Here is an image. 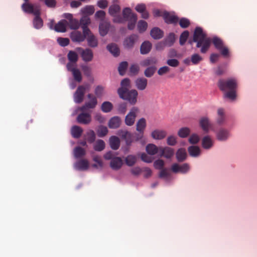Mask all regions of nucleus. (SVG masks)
I'll return each instance as SVG.
<instances>
[{
  "instance_id": "obj_1",
  "label": "nucleus",
  "mask_w": 257,
  "mask_h": 257,
  "mask_svg": "<svg viewBox=\"0 0 257 257\" xmlns=\"http://www.w3.org/2000/svg\"><path fill=\"white\" fill-rule=\"evenodd\" d=\"M193 42L196 43V47L200 48L202 54H205L208 51L211 43H212L215 48L219 51L222 56L226 57L229 54V50L220 38L215 36L212 38L207 37L206 34L203 32L201 27L195 28L193 36Z\"/></svg>"
},
{
  "instance_id": "obj_2",
  "label": "nucleus",
  "mask_w": 257,
  "mask_h": 257,
  "mask_svg": "<svg viewBox=\"0 0 257 257\" xmlns=\"http://www.w3.org/2000/svg\"><path fill=\"white\" fill-rule=\"evenodd\" d=\"M117 92L121 98L127 100L131 104L134 105L136 103L138 95L136 90H129L127 88H119Z\"/></svg>"
},
{
  "instance_id": "obj_3",
  "label": "nucleus",
  "mask_w": 257,
  "mask_h": 257,
  "mask_svg": "<svg viewBox=\"0 0 257 257\" xmlns=\"http://www.w3.org/2000/svg\"><path fill=\"white\" fill-rule=\"evenodd\" d=\"M122 16L123 22L128 21V29L134 30L137 21V15L133 13L130 8H125L122 11Z\"/></svg>"
},
{
  "instance_id": "obj_4",
  "label": "nucleus",
  "mask_w": 257,
  "mask_h": 257,
  "mask_svg": "<svg viewBox=\"0 0 257 257\" xmlns=\"http://www.w3.org/2000/svg\"><path fill=\"white\" fill-rule=\"evenodd\" d=\"M104 158L107 160H111L110 166L113 170H118L122 166L123 162L121 158L115 157L114 153L111 151H109L105 154Z\"/></svg>"
},
{
  "instance_id": "obj_5",
  "label": "nucleus",
  "mask_w": 257,
  "mask_h": 257,
  "mask_svg": "<svg viewBox=\"0 0 257 257\" xmlns=\"http://www.w3.org/2000/svg\"><path fill=\"white\" fill-rule=\"evenodd\" d=\"M218 85L222 91L236 90L237 82L236 80L234 78H230L226 80L220 79L218 81Z\"/></svg>"
},
{
  "instance_id": "obj_6",
  "label": "nucleus",
  "mask_w": 257,
  "mask_h": 257,
  "mask_svg": "<svg viewBox=\"0 0 257 257\" xmlns=\"http://www.w3.org/2000/svg\"><path fill=\"white\" fill-rule=\"evenodd\" d=\"M120 11V7L118 5L114 4L110 6L108 9V13L110 15L113 17V21L116 23H123V19L118 14Z\"/></svg>"
},
{
  "instance_id": "obj_7",
  "label": "nucleus",
  "mask_w": 257,
  "mask_h": 257,
  "mask_svg": "<svg viewBox=\"0 0 257 257\" xmlns=\"http://www.w3.org/2000/svg\"><path fill=\"white\" fill-rule=\"evenodd\" d=\"M77 52L80 53L82 60L84 62H90L92 60L93 58V53L92 50L89 48L83 49L81 47L76 48Z\"/></svg>"
},
{
  "instance_id": "obj_8",
  "label": "nucleus",
  "mask_w": 257,
  "mask_h": 257,
  "mask_svg": "<svg viewBox=\"0 0 257 257\" xmlns=\"http://www.w3.org/2000/svg\"><path fill=\"white\" fill-rule=\"evenodd\" d=\"M87 97L89 99V101L79 108V110L81 111H85L89 108L93 109L95 107L97 104L96 97L93 94H88Z\"/></svg>"
},
{
  "instance_id": "obj_9",
  "label": "nucleus",
  "mask_w": 257,
  "mask_h": 257,
  "mask_svg": "<svg viewBox=\"0 0 257 257\" xmlns=\"http://www.w3.org/2000/svg\"><path fill=\"white\" fill-rule=\"evenodd\" d=\"M139 112V109L137 107H133L125 116L124 121L126 125L132 126L135 121L137 114Z\"/></svg>"
},
{
  "instance_id": "obj_10",
  "label": "nucleus",
  "mask_w": 257,
  "mask_h": 257,
  "mask_svg": "<svg viewBox=\"0 0 257 257\" xmlns=\"http://www.w3.org/2000/svg\"><path fill=\"white\" fill-rule=\"evenodd\" d=\"M86 87L83 85L79 86L74 94V100L77 103H80L83 100Z\"/></svg>"
},
{
  "instance_id": "obj_11",
  "label": "nucleus",
  "mask_w": 257,
  "mask_h": 257,
  "mask_svg": "<svg viewBox=\"0 0 257 257\" xmlns=\"http://www.w3.org/2000/svg\"><path fill=\"white\" fill-rule=\"evenodd\" d=\"M175 41V35L173 33H171L163 42H161L157 45L156 48L159 50L160 48L164 46L171 47L174 44Z\"/></svg>"
},
{
  "instance_id": "obj_12",
  "label": "nucleus",
  "mask_w": 257,
  "mask_h": 257,
  "mask_svg": "<svg viewBox=\"0 0 257 257\" xmlns=\"http://www.w3.org/2000/svg\"><path fill=\"white\" fill-rule=\"evenodd\" d=\"M22 9L24 12L28 14H33L34 15H40V10L37 7H35L29 3H24L22 5Z\"/></svg>"
},
{
  "instance_id": "obj_13",
  "label": "nucleus",
  "mask_w": 257,
  "mask_h": 257,
  "mask_svg": "<svg viewBox=\"0 0 257 257\" xmlns=\"http://www.w3.org/2000/svg\"><path fill=\"white\" fill-rule=\"evenodd\" d=\"M117 134L125 141L127 146L131 145L133 141V135L126 130H120L118 131Z\"/></svg>"
},
{
  "instance_id": "obj_14",
  "label": "nucleus",
  "mask_w": 257,
  "mask_h": 257,
  "mask_svg": "<svg viewBox=\"0 0 257 257\" xmlns=\"http://www.w3.org/2000/svg\"><path fill=\"white\" fill-rule=\"evenodd\" d=\"M70 38L74 42H83L86 38V35L79 31H74L70 34Z\"/></svg>"
},
{
  "instance_id": "obj_15",
  "label": "nucleus",
  "mask_w": 257,
  "mask_h": 257,
  "mask_svg": "<svg viewBox=\"0 0 257 257\" xmlns=\"http://www.w3.org/2000/svg\"><path fill=\"white\" fill-rule=\"evenodd\" d=\"M76 120L79 123L88 124L91 121V116L90 113L82 111L78 115Z\"/></svg>"
},
{
  "instance_id": "obj_16",
  "label": "nucleus",
  "mask_w": 257,
  "mask_h": 257,
  "mask_svg": "<svg viewBox=\"0 0 257 257\" xmlns=\"http://www.w3.org/2000/svg\"><path fill=\"white\" fill-rule=\"evenodd\" d=\"M190 167L188 164L185 163L182 165H179L178 164L172 165L171 169L174 173L180 172L181 173H186L189 170Z\"/></svg>"
},
{
  "instance_id": "obj_17",
  "label": "nucleus",
  "mask_w": 257,
  "mask_h": 257,
  "mask_svg": "<svg viewBox=\"0 0 257 257\" xmlns=\"http://www.w3.org/2000/svg\"><path fill=\"white\" fill-rule=\"evenodd\" d=\"M138 39V36L136 34H132L125 38L123 42V45L127 49L132 48Z\"/></svg>"
},
{
  "instance_id": "obj_18",
  "label": "nucleus",
  "mask_w": 257,
  "mask_h": 257,
  "mask_svg": "<svg viewBox=\"0 0 257 257\" xmlns=\"http://www.w3.org/2000/svg\"><path fill=\"white\" fill-rule=\"evenodd\" d=\"M79 26H80L82 30L83 31V33H89V29L88 28V25L90 23V19L88 16H83L80 20Z\"/></svg>"
},
{
  "instance_id": "obj_19",
  "label": "nucleus",
  "mask_w": 257,
  "mask_h": 257,
  "mask_svg": "<svg viewBox=\"0 0 257 257\" xmlns=\"http://www.w3.org/2000/svg\"><path fill=\"white\" fill-rule=\"evenodd\" d=\"M84 34L86 35L88 45L92 48L96 47L98 45V41L96 37L90 31H89V33Z\"/></svg>"
},
{
  "instance_id": "obj_20",
  "label": "nucleus",
  "mask_w": 257,
  "mask_h": 257,
  "mask_svg": "<svg viewBox=\"0 0 257 257\" xmlns=\"http://www.w3.org/2000/svg\"><path fill=\"white\" fill-rule=\"evenodd\" d=\"M174 154V150L173 149L166 147H160V156L164 157L167 159L171 158Z\"/></svg>"
},
{
  "instance_id": "obj_21",
  "label": "nucleus",
  "mask_w": 257,
  "mask_h": 257,
  "mask_svg": "<svg viewBox=\"0 0 257 257\" xmlns=\"http://www.w3.org/2000/svg\"><path fill=\"white\" fill-rule=\"evenodd\" d=\"M163 17L165 22L169 24H176L179 21V18L178 17L173 15H171L168 12H165Z\"/></svg>"
},
{
  "instance_id": "obj_22",
  "label": "nucleus",
  "mask_w": 257,
  "mask_h": 257,
  "mask_svg": "<svg viewBox=\"0 0 257 257\" xmlns=\"http://www.w3.org/2000/svg\"><path fill=\"white\" fill-rule=\"evenodd\" d=\"M229 131L225 128H221L216 133V138L220 141H225L229 137Z\"/></svg>"
},
{
  "instance_id": "obj_23",
  "label": "nucleus",
  "mask_w": 257,
  "mask_h": 257,
  "mask_svg": "<svg viewBox=\"0 0 257 257\" xmlns=\"http://www.w3.org/2000/svg\"><path fill=\"white\" fill-rule=\"evenodd\" d=\"M121 120L120 117L115 116L111 117L108 123V127L110 128L115 129L120 126Z\"/></svg>"
},
{
  "instance_id": "obj_24",
  "label": "nucleus",
  "mask_w": 257,
  "mask_h": 257,
  "mask_svg": "<svg viewBox=\"0 0 257 257\" xmlns=\"http://www.w3.org/2000/svg\"><path fill=\"white\" fill-rule=\"evenodd\" d=\"M89 167V163L87 160L82 159L80 160L74 164V168L75 169L80 171L86 170Z\"/></svg>"
},
{
  "instance_id": "obj_25",
  "label": "nucleus",
  "mask_w": 257,
  "mask_h": 257,
  "mask_svg": "<svg viewBox=\"0 0 257 257\" xmlns=\"http://www.w3.org/2000/svg\"><path fill=\"white\" fill-rule=\"evenodd\" d=\"M148 84V80L144 77L137 78L135 81L136 87L140 90H145Z\"/></svg>"
},
{
  "instance_id": "obj_26",
  "label": "nucleus",
  "mask_w": 257,
  "mask_h": 257,
  "mask_svg": "<svg viewBox=\"0 0 257 257\" xmlns=\"http://www.w3.org/2000/svg\"><path fill=\"white\" fill-rule=\"evenodd\" d=\"M110 24L104 21H102L99 26V31L101 36H105L109 29Z\"/></svg>"
},
{
  "instance_id": "obj_27",
  "label": "nucleus",
  "mask_w": 257,
  "mask_h": 257,
  "mask_svg": "<svg viewBox=\"0 0 257 257\" xmlns=\"http://www.w3.org/2000/svg\"><path fill=\"white\" fill-rule=\"evenodd\" d=\"M167 136V132L164 130H156L152 132L151 136L155 140H162Z\"/></svg>"
},
{
  "instance_id": "obj_28",
  "label": "nucleus",
  "mask_w": 257,
  "mask_h": 257,
  "mask_svg": "<svg viewBox=\"0 0 257 257\" xmlns=\"http://www.w3.org/2000/svg\"><path fill=\"white\" fill-rule=\"evenodd\" d=\"M68 25V23L66 20H61L56 24L54 30L58 32H65L66 31V27Z\"/></svg>"
},
{
  "instance_id": "obj_29",
  "label": "nucleus",
  "mask_w": 257,
  "mask_h": 257,
  "mask_svg": "<svg viewBox=\"0 0 257 257\" xmlns=\"http://www.w3.org/2000/svg\"><path fill=\"white\" fill-rule=\"evenodd\" d=\"M150 35L153 39L158 40L163 38L164 32L160 28L155 27L151 30Z\"/></svg>"
},
{
  "instance_id": "obj_30",
  "label": "nucleus",
  "mask_w": 257,
  "mask_h": 257,
  "mask_svg": "<svg viewBox=\"0 0 257 257\" xmlns=\"http://www.w3.org/2000/svg\"><path fill=\"white\" fill-rule=\"evenodd\" d=\"M152 44L148 41L144 42L140 47V53L143 55L148 54L152 49Z\"/></svg>"
},
{
  "instance_id": "obj_31",
  "label": "nucleus",
  "mask_w": 257,
  "mask_h": 257,
  "mask_svg": "<svg viewBox=\"0 0 257 257\" xmlns=\"http://www.w3.org/2000/svg\"><path fill=\"white\" fill-rule=\"evenodd\" d=\"M199 124L202 129L206 133L209 131L210 123L208 118L206 117H202L199 121Z\"/></svg>"
},
{
  "instance_id": "obj_32",
  "label": "nucleus",
  "mask_w": 257,
  "mask_h": 257,
  "mask_svg": "<svg viewBox=\"0 0 257 257\" xmlns=\"http://www.w3.org/2000/svg\"><path fill=\"white\" fill-rule=\"evenodd\" d=\"M158 60L156 57H148L141 62V65L144 67L155 66Z\"/></svg>"
},
{
  "instance_id": "obj_33",
  "label": "nucleus",
  "mask_w": 257,
  "mask_h": 257,
  "mask_svg": "<svg viewBox=\"0 0 257 257\" xmlns=\"http://www.w3.org/2000/svg\"><path fill=\"white\" fill-rule=\"evenodd\" d=\"M71 133L74 138L78 139L81 137L83 133V130L79 126L74 125L71 128Z\"/></svg>"
},
{
  "instance_id": "obj_34",
  "label": "nucleus",
  "mask_w": 257,
  "mask_h": 257,
  "mask_svg": "<svg viewBox=\"0 0 257 257\" xmlns=\"http://www.w3.org/2000/svg\"><path fill=\"white\" fill-rule=\"evenodd\" d=\"M225 120V116L224 111L223 108H220L217 110V116L216 118V122L219 125H222Z\"/></svg>"
},
{
  "instance_id": "obj_35",
  "label": "nucleus",
  "mask_w": 257,
  "mask_h": 257,
  "mask_svg": "<svg viewBox=\"0 0 257 257\" xmlns=\"http://www.w3.org/2000/svg\"><path fill=\"white\" fill-rule=\"evenodd\" d=\"M109 144L112 149L116 150L119 148L120 146L119 139L116 136H111L109 138Z\"/></svg>"
},
{
  "instance_id": "obj_36",
  "label": "nucleus",
  "mask_w": 257,
  "mask_h": 257,
  "mask_svg": "<svg viewBox=\"0 0 257 257\" xmlns=\"http://www.w3.org/2000/svg\"><path fill=\"white\" fill-rule=\"evenodd\" d=\"M147 152L151 155H154L158 152L160 153V147L158 148L155 145L153 144H148L146 148Z\"/></svg>"
},
{
  "instance_id": "obj_37",
  "label": "nucleus",
  "mask_w": 257,
  "mask_h": 257,
  "mask_svg": "<svg viewBox=\"0 0 257 257\" xmlns=\"http://www.w3.org/2000/svg\"><path fill=\"white\" fill-rule=\"evenodd\" d=\"M107 49L115 57L118 56L119 54V49L115 44L112 43L108 45Z\"/></svg>"
},
{
  "instance_id": "obj_38",
  "label": "nucleus",
  "mask_w": 257,
  "mask_h": 257,
  "mask_svg": "<svg viewBox=\"0 0 257 257\" xmlns=\"http://www.w3.org/2000/svg\"><path fill=\"white\" fill-rule=\"evenodd\" d=\"M187 157L186 150L184 148H180L176 152V158L179 162L184 161Z\"/></svg>"
},
{
  "instance_id": "obj_39",
  "label": "nucleus",
  "mask_w": 257,
  "mask_h": 257,
  "mask_svg": "<svg viewBox=\"0 0 257 257\" xmlns=\"http://www.w3.org/2000/svg\"><path fill=\"white\" fill-rule=\"evenodd\" d=\"M202 145L203 148L210 149L213 146V141L209 136H205L202 139Z\"/></svg>"
},
{
  "instance_id": "obj_40",
  "label": "nucleus",
  "mask_w": 257,
  "mask_h": 257,
  "mask_svg": "<svg viewBox=\"0 0 257 257\" xmlns=\"http://www.w3.org/2000/svg\"><path fill=\"white\" fill-rule=\"evenodd\" d=\"M189 155L193 157L198 156L200 154V148L198 146H191L188 149Z\"/></svg>"
},
{
  "instance_id": "obj_41",
  "label": "nucleus",
  "mask_w": 257,
  "mask_h": 257,
  "mask_svg": "<svg viewBox=\"0 0 257 257\" xmlns=\"http://www.w3.org/2000/svg\"><path fill=\"white\" fill-rule=\"evenodd\" d=\"M40 15H35V18L33 20V25L35 28L39 29L42 27L43 25V22L42 19L40 17Z\"/></svg>"
},
{
  "instance_id": "obj_42",
  "label": "nucleus",
  "mask_w": 257,
  "mask_h": 257,
  "mask_svg": "<svg viewBox=\"0 0 257 257\" xmlns=\"http://www.w3.org/2000/svg\"><path fill=\"white\" fill-rule=\"evenodd\" d=\"M113 108L112 104L109 101L103 102L101 106V110L105 113H108L111 111Z\"/></svg>"
},
{
  "instance_id": "obj_43",
  "label": "nucleus",
  "mask_w": 257,
  "mask_h": 257,
  "mask_svg": "<svg viewBox=\"0 0 257 257\" xmlns=\"http://www.w3.org/2000/svg\"><path fill=\"white\" fill-rule=\"evenodd\" d=\"M137 157L135 155H128L125 159L126 165L130 167L134 166L137 162Z\"/></svg>"
},
{
  "instance_id": "obj_44",
  "label": "nucleus",
  "mask_w": 257,
  "mask_h": 257,
  "mask_svg": "<svg viewBox=\"0 0 257 257\" xmlns=\"http://www.w3.org/2000/svg\"><path fill=\"white\" fill-rule=\"evenodd\" d=\"M146 126V120L142 118L139 120L137 123V130L140 133H144V131Z\"/></svg>"
},
{
  "instance_id": "obj_45",
  "label": "nucleus",
  "mask_w": 257,
  "mask_h": 257,
  "mask_svg": "<svg viewBox=\"0 0 257 257\" xmlns=\"http://www.w3.org/2000/svg\"><path fill=\"white\" fill-rule=\"evenodd\" d=\"M85 155V150L80 147H77L74 150V155L76 158H79L82 157Z\"/></svg>"
},
{
  "instance_id": "obj_46",
  "label": "nucleus",
  "mask_w": 257,
  "mask_h": 257,
  "mask_svg": "<svg viewBox=\"0 0 257 257\" xmlns=\"http://www.w3.org/2000/svg\"><path fill=\"white\" fill-rule=\"evenodd\" d=\"M105 148V143L102 140H97L94 145V149L96 151H101Z\"/></svg>"
},
{
  "instance_id": "obj_47",
  "label": "nucleus",
  "mask_w": 257,
  "mask_h": 257,
  "mask_svg": "<svg viewBox=\"0 0 257 257\" xmlns=\"http://www.w3.org/2000/svg\"><path fill=\"white\" fill-rule=\"evenodd\" d=\"M190 133V130L189 128L185 127L180 128L178 132V135L182 138H186Z\"/></svg>"
},
{
  "instance_id": "obj_48",
  "label": "nucleus",
  "mask_w": 257,
  "mask_h": 257,
  "mask_svg": "<svg viewBox=\"0 0 257 257\" xmlns=\"http://www.w3.org/2000/svg\"><path fill=\"white\" fill-rule=\"evenodd\" d=\"M67 57L70 62L74 63H76L78 59L77 53L73 51H70L69 52Z\"/></svg>"
},
{
  "instance_id": "obj_49",
  "label": "nucleus",
  "mask_w": 257,
  "mask_h": 257,
  "mask_svg": "<svg viewBox=\"0 0 257 257\" xmlns=\"http://www.w3.org/2000/svg\"><path fill=\"white\" fill-rule=\"evenodd\" d=\"M157 68L155 66L148 67L144 71L145 75L147 77H151L155 73Z\"/></svg>"
},
{
  "instance_id": "obj_50",
  "label": "nucleus",
  "mask_w": 257,
  "mask_h": 257,
  "mask_svg": "<svg viewBox=\"0 0 257 257\" xmlns=\"http://www.w3.org/2000/svg\"><path fill=\"white\" fill-rule=\"evenodd\" d=\"M128 66V63L126 61L121 62L118 66V70L120 75L122 76L125 74V70Z\"/></svg>"
},
{
  "instance_id": "obj_51",
  "label": "nucleus",
  "mask_w": 257,
  "mask_h": 257,
  "mask_svg": "<svg viewBox=\"0 0 257 257\" xmlns=\"http://www.w3.org/2000/svg\"><path fill=\"white\" fill-rule=\"evenodd\" d=\"M203 60V58L198 54H193L191 57L190 61L194 65H197Z\"/></svg>"
},
{
  "instance_id": "obj_52",
  "label": "nucleus",
  "mask_w": 257,
  "mask_h": 257,
  "mask_svg": "<svg viewBox=\"0 0 257 257\" xmlns=\"http://www.w3.org/2000/svg\"><path fill=\"white\" fill-rule=\"evenodd\" d=\"M148 27V24L143 20H140L138 23V29L140 33L145 32Z\"/></svg>"
},
{
  "instance_id": "obj_53",
  "label": "nucleus",
  "mask_w": 257,
  "mask_h": 257,
  "mask_svg": "<svg viewBox=\"0 0 257 257\" xmlns=\"http://www.w3.org/2000/svg\"><path fill=\"white\" fill-rule=\"evenodd\" d=\"M108 133L107 128L103 125H100L98 127L97 131V135L99 137H103L107 135Z\"/></svg>"
},
{
  "instance_id": "obj_54",
  "label": "nucleus",
  "mask_w": 257,
  "mask_h": 257,
  "mask_svg": "<svg viewBox=\"0 0 257 257\" xmlns=\"http://www.w3.org/2000/svg\"><path fill=\"white\" fill-rule=\"evenodd\" d=\"M189 35V33L188 31H184L180 35L179 39V43L181 45H183L186 42Z\"/></svg>"
},
{
  "instance_id": "obj_55",
  "label": "nucleus",
  "mask_w": 257,
  "mask_h": 257,
  "mask_svg": "<svg viewBox=\"0 0 257 257\" xmlns=\"http://www.w3.org/2000/svg\"><path fill=\"white\" fill-rule=\"evenodd\" d=\"M73 76L75 81L80 82L82 80V75L80 70L76 68L75 70H73L72 72Z\"/></svg>"
},
{
  "instance_id": "obj_56",
  "label": "nucleus",
  "mask_w": 257,
  "mask_h": 257,
  "mask_svg": "<svg viewBox=\"0 0 257 257\" xmlns=\"http://www.w3.org/2000/svg\"><path fill=\"white\" fill-rule=\"evenodd\" d=\"M87 140L88 143H92L94 142L96 137L95 133L92 130H90L87 133Z\"/></svg>"
},
{
  "instance_id": "obj_57",
  "label": "nucleus",
  "mask_w": 257,
  "mask_h": 257,
  "mask_svg": "<svg viewBox=\"0 0 257 257\" xmlns=\"http://www.w3.org/2000/svg\"><path fill=\"white\" fill-rule=\"evenodd\" d=\"M179 25L182 28H187L190 25V22L188 19L182 18L179 20Z\"/></svg>"
},
{
  "instance_id": "obj_58",
  "label": "nucleus",
  "mask_w": 257,
  "mask_h": 257,
  "mask_svg": "<svg viewBox=\"0 0 257 257\" xmlns=\"http://www.w3.org/2000/svg\"><path fill=\"white\" fill-rule=\"evenodd\" d=\"M177 137L174 136H170L167 139V144L169 146H174L177 144Z\"/></svg>"
},
{
  "instance_id": "obj_59",
  "label": "nucleus",
  "mask_w": 257,
  "mask_h": 257,
  "mask_svg": "<svg viewBox=\"0 0 257 257\" xmlns=\"http://www.w3.org/2000/svg\"><path fill=\"white\" fill-rule=\"evenodd\" d=\"M127 109V104L125 102L120 103L118 105L117 111L119 113L124 114Z\"/></svg>"
},
{
  "instance_id": "obj_60",
  "label": "nucleus",
  "mask_w": 257,
  "mask_h": 257,
  "mask_svg": "<svg viewBox=\"0 0 257 257\" xmlns=\"http://www.w3.org/2000/svg\"><path fill=\"white\" fill-rule=\"evenodd\" d=\"M57 42L62 47H65L69 44V39L66 38L59 37L57 39Z\"/></svg>"
},
{
  "instance_id": "obj_61",
  "label": "nucleus",
  "mask_w": 257,
  "mask_h": 257,
  "mask_svg": "<svg viewBox=\"0 0 257 257\" xmlns=\"http://www.w3.org/2000/svg\"><path fill=\"white\" fill-rule=\"evenodd\" d=\"M68 24H69L70 27L72 29L76 30L79 27V21L76 19H73L69 22Z\"/></svg>"
},
{
  "instance_id": "obj_62",
  "label": "nucleus",
  "mask_w": 257,
  "mask_h": 257,
  "mask_svg": "<svg viewBox=\"0 0 257 257\" xmlns=\"http://www.w3.org/2000/svg\"><path fill=\"white\" fill-rule=\"evenodd\" d=\"M82 12L85 14L91 15L94 13V8L92 6H86L83 9Z\"/></svg>"
},
{
  "instance_id": "obj_63",
  "label": "nucleus",
  "mask_w": 257,
  "mask_h": 257,
  "mask_svg": "<svg viewBox=\"0 0 257 257\" xmlns=\"http://www.w3.org/2000/svg\"><path fill=\"white\" fill-rule=\"evenodd\" d=\"M104 91V88L102 86L98 85L96 87L94 91L95 94L98 97H100L102 96Z\"/></svg>"
},
{
  "instance_id": "obj_64",
  "label": "nucleus",
  "mask_w": 257,
  "mask_h": 257,
  "mask_svg": "<svg viewBox=\"0 0 257 257\" xmlns=\"http://www.w3.org/2000/svg\"><path fill=\"white\" fill-rule=\"evenodd\" d=\"M139 70L140 68L138 64H133L130 68V72L132 75H136L138 73Z\"/></svg>"
}]
</instances>
